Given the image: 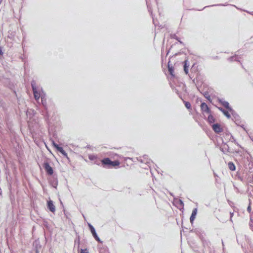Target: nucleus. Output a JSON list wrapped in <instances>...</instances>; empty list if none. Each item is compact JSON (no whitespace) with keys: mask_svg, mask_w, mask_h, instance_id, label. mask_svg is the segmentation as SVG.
<instances>
[{"mask_svg":"<svg viewBox=\"0 0 253 253\" xmlns=\"http://www.w3.org/2000/svg\"><path fill=\"white\" fill-rule=\"evenodd\" d=\"M31 85L34 98L36 101H39L40 98H41V96L43 95V94H41L40 92V89L42 90V88H40V87L37 85L36 82L34 80H32Z\"/></svg>","mask_w":253,"mask_h":253,"instance_id":"f257e3e1","label":"nucleus"},{"mask_svg":"<svg viewBox=\"0 0 253 253\" xmlns=\"http://www.w3.org/2000/svg\"><path fill=\"white\" fill-rule=\"evenodd\" d=\"M220 150L225 154L229 153H239V151L234 149H230L229 145L222 139V145L220 147Z\"/></svg>","mask_w":253,"mask_h":253,"instance_id":"f03ea898","label":"nucleus"},{"mask_svg":"<svg viewBox=\"0 0 253 253\" xmlns=\"http://www.w3.org/2000/svg\"><path fill=\"white\" fill-rule=\"evenodd\" d=\"M42 167L44 169L47 175L50 176L54 174L53 169L50 166L48 162L44 161L42 164Z\"/></svg>","mask_w":253,"mask_h":253,"instance_id":"7ed1b4c3","label":"nucleus"},{"mask_svg":"<svg viewBox=\"0 0 253 253\" xmlns=\"http://www.w3.org/2000/svg\"><path fill=\"white\" fill-rule=\"evenodd\" d=\"M137 159L139 162L141 163H144L150 168H151L152 164H153V162L148 158V156L147 155H143L142 158H137Z\"/></svg>","mask_w":253,"mask_h":253,"instance_id":"20e7f679","label":"nucleus"},{"mask_svg":"<svg viewBox=\"0 0 253 253\" xmlns=\"http://www.w3.org/2000/svg\"><path fill=\"white\" fill-rule=\"evenodd\" d=\"M51 143L53 145V146L56 149V150L60 152L63 156H64L65 157L67 158V159H69L68 157V154L66 152V151L64 150L63 148L60 146H59L58 144L55 143V142L53 140L51 139Z\"/></svg>","mask_w":253,"mask_h":253,"instance_id":"39448f33","label":"nucleus"},{"mask_svg":"<svg viewBox=\"0 0 253 253\" xmlns=\"http://www.w3.org/2000/svg\"><path fill=\"white\" fill-rule=\"evenodd\" d=\"M232 116V120L235 122L236 125H240L241 123L242 120L240 116L234 110H232L230 112Z\"/></svg>","mask_w":253,"mask_h":253,"instance_id":"423d86ee","label":"nucleus"},{"mask_svg":"<svg viewBox=\"0 0 253 253\" xmlns=\"http://www.w3.org/2000/svg\"><path fill=\"white\" fill-rule=\"evenodd\" d=\"M50 177L48 178V181L50 184L54 188H56L58 184V181L56 174H53L50 175Z\"/></svg>","mask_w":253,"mask_h":253,"instance_id":"0eeeda50","label":"nucleus"},{"mask_svg":"<svg viewBox=\"0 0 253 253\" xmlns=\"http://www.w3.org/2000/svg\"><path fill=\"white\" fill-rule=\"evenodd\" d=\"M218 102L220 103L224 108L231 112L233 109L229 105V103L222 98H218Z\"/></svg>","mask_w":253,"mask_h":253,"instance_id":"6e6552de","label":"nucleus"},{"mask_svg":"<svg viewBox=\"0 0 253 253\" xmlns=\"http://www.w3.org/2000/svg\"><path fill=\"white\" fill-rule=\"evenodd\" d=\"M111 160L109 158H104L101 160L100 162L103 168L106 169H110V164Z\"/></svg>","mask_w":253,"mask_h":253,"instance_id":"1a4fd4ad","label":"nucleus"},{"mask_svg":"<svg viewBox=\"0 0 253 253\" xmlns=\"http://www.w3.org/2000/svg\"><path fill=\"white\" fill-rule=\"evenodd\" d=\"M211 127L213 130L216 133L219 134L223 131V128L219 124L216 123L212 124Z\"/></svg>","mask_w":253,"mask_h":253,"instance_id":"9d476101","label":"nucleus"},{"mask_svg":"<svg viewBox=\"0 0 253 253\" xmlns=\"http://www.w3.org/2000/svg\"><path fill=\"white\" fill-rule=\"evenodd\" d=\"M41 102L42 104V106L44 108V109L45 112V116L47 117L48 116V113H47V102H46V99L45 98V95L44 94L43 95H42L41 96Z\"/></svg>","mask_w":253,"mask_h":253,"instance_id":"9b49d317","label":"nucleus"},{"mask_svg":"<svg viewBox=\"0 0 253 253\" xmlns=\"http://www.w3.org/2000/svg\"><path fill=\"white\" fill-rule=\"evenodd\" d=\"M201 109L203 112H205L208 114L211 113V110L209 107L208 105L205 102H202L201 104Z\"/></svg>","mask_w":253,"mask_h":253,"instance_id":"f8f14e48","label":"nucleus"},{"mask_svg":"<svg viewBox=\"0 0 253 253\" xmlns=\"http://www.w3.org/2000/svg\"><path fill=\"white\" fill-rule=\"evenodd\" d=\"M189 66L190 63L188 60L187 59H185L183 62V70L186 75H188Z\"/></svg>","mask_w":253,"mask_h":253,"instance_id":"ddd939ff","label":"nucleus"},{"mask_svg":"<svg viewBox=\"0 0 253 253\" xmlns=\"http://www.w3.org/2000/svg\"><path fill=\"white\" fill-rule=\"evenodd\" d=\"M47 208L51 212H54L55 211V207L53 204V201L51 200L47 201Z\"/></svg>","mask_w":253,"mask_h":253,"instance_id":"4468645a","label":"nucleus"},{"mask_svg":"<svg viewBox=\"0 0 253 253\" xmlns=\"http://www.w3.org/2000/svg\"><path fill=\"white\" fill-rule=\"evenodd\" d=\"M76 234V238L74 241V248H77L78 251L79 252L81 239L80 236L77 233Z\"/></svg>","mask_w":253,"mask_h":253,"instance_id":"2eb2a0df","label":"nucleus"},{"mask_svg":"<svg viewBox=\"0 0 253 253\" xmlns=\"http://www.w3.org/2000/svg\"><path fill=\"white\" fill-rule=\"evenodd\" d=\"M197 208H194L192 212L191 215L190 217V221L191 224L193 223L194 220L196 218V216L197 214Z\"/></svg>","mask_w":253,"mask_h":253,"instance_id":"dca6fc26","label":"nucleus"},{"mask_svg":"<svg viewBox=\"0 0 253 253\" xmlns=\"http://www.w3.org/2000/svg\"><path fill=\"white\" fill-rule=\"evenodd\" d=\"M90 232L92 234V236L96 241H97L98 243H102V241L100 240V239L97 235V234L95 229H93V230H91Z\"/></svg>","mask_w":253,"mask_h":253,"instance_id":"f3484780","label":"nucleus"},{"mask_svg":"<svg viewBox=\"0 0 253 253\" xmlns=\"http://www.w3.org/2000/svg\"><path fill=\"white\" fill-rule=\"evenodd\" d=\"M207 121L208 123L211 126L212 124H214V123L215 121V118L211 114H209V115L208 117Z\"/></svg>","mask_w":253,"mask_h":253,"instance_id":"a211bd4d","label":"nucleus"},{"mask_svg":"<svg viewBox=\"0 0 253 253\" xmlns=\"http://www.w3.org/2000/svg\"><path fill=\"white\" fill-rule=\"evenodd\" d=\"M204 96L210 102L212 103V100L209 91H205L202 93Z\"/></svg>","mask_w":253,"mask_h":253,"instance_id":"6ab92c4d","label":"nucleus"},{"mask_svg":"<svg viewBox=\"0 0 253 253\" xmlns=\"http://www.w3.org/2000/svg\"><path fill=\"white\" fill-rule=\"evenodd\" d=\"M228 60L230 62L237 61L240 62L239 57L238 55L235 54L228 58Z\"/></svg>","mask_w":253,"mask_h":253,"instance_id":"aec40b11","label":"nucleus"},{"mask_svg":"<svg viewBox=\"0 0 253 253\" xmlns=\"http://www.w3.org/2000/svg\"><path fill=\"white\" fill-rule=\"evenodd\" d=\"M168 72H169V74L172 77H174V68L172 65H170L169 64V62L168 64Z\"/></svg>","mask_w":253,"mask_h":253,"instance_id":"412c9836","label":"nucleus"},{"mask_svg":"<svg viewBox=\"0 0 253 253\" xmlns=\"http://www.w3.org/2000/svg\"><path fill=\"white\" fill-rule=\"evenodd\" d=\"M110 164V169L113 168H116V167L119 166L120 165V163L118 160H114L111 161Z\"/></svg>","mask_w":253,"mask_h":253,"instance_id":"4be33fe9","label":"nucleus"},{"mask_svg":"<svg viewBox=\"0 0 253 253\" xmlns=\"http://www.w3.org/2000/svg\"><path fill=\"white\" fill-rule=\"evenodd\" d=\"M99 253H109V249L106 246L99 248Z\"/></svg>","mask_w":253,"mask_h":253,"instance_id":"5701e85b","label":"nucleus"},{"mask_svg":"<svg viewBox=\"0 0 253 253\" xmlns=\"http://www.w3.org/2000/svg\"><path fill=\"white\" fill-rule=\"evenodd\" d=\"M228 166L230 170L232 171L236 170V166L232 162H229L228 164Z\"/></svg>","mask_w":253,"mask_h":253,"instance_id":"b1692460","label":"nucleus"},{"mask_svg":"<svg viewBox=\"0 0 253 253\" xmlns=\"http://www.w3.org/2000/svg\"><path fill=\"white\" fill-rule=\"evenodd\" d=\"M227 5H228V4H222V3L212 4V5H211L206 6L203 9H198V10H202L204 9V8H205L206 7H208L217 6H226Z\"/></svg>","mask_w":253,"mask_h":253,"instance_id":"393cba45","label":"nucleus"},{"mask_svg":"<svg viewBox=\"0 0 253 253\" xmlns=\"http://www.w3.org/2000/svg\"><path fill=\"white\" fill-rule=\"evenodd\" d=\"M183 102L185 105V107L187 109H188V110L191 109V104L190 102H189L188 101H184L183 100Z\"/></svg>","mask_w":253,"mask_h":253,"instance_id":"a878e982","label":"nucleus"},{"mask_svg":"<svg viewBox=\"0 0 253 253\" xmlns=\"http://www.w3.org/2000/svg\"><path fill=\"white\" fill-rule=\"evenodd\" d=\"M229 111L227 110H225L222 113L224 114V116H225L228 119H230L231 118V115L229 113Z\"/></svg>","mask_w":253,"mask_h":253,"instance_id":"bb28decb","label":"nucleus"},{"mask_svg":"<svg viewBox=\"0 0 253 253\" xmlns=\"http://www.w3.org/2000/svg\"><path fill=\"white\" fill-rule=\"evenodd\" d=\"M88 159L90 161H95L97 159V157L96 155L94 154H91L88 155Z\"/></svg>","mask_w":253,"mask_h":253,"instance_id":"cd10ccee","label":"nucleus"},{"mask_svg":"<svg viewBox=\"0 0 253 253\" xmlns=\"http://www.w3.org/2000/svg\"><path fill=\"white\" fill-rule=\"evenodd\" d=\"M236 177L237 179L243 181L244 180L243 176L241 175L240 173L238 172L236 175Z\"/></svg>","mask_w":253,"mask_h":253,"instance_id":"c85d7f7f","label":"nucleus"},{"mask_svg":"<svg viewBox=\"0 0 253 253\" xmlns=\"http://www.w3.org/2000/svg\"><path fill=\"white\" fill-rule=\"evenodd\" d=\"M231 133L229 132H224L223 134V136L225 139H228L230 138V136L231 135Z\"/></svg>","mask_w":253,"mask_h":253,"instance_id":"c756f323","label":"nucleus"},{"mask_svg":"<svg viewBox=\"0 0 253 253\" xmlns=\"http://www.w3.org/2000/svg\"><path fill=\"white\" fill-rule=\"evenodd\" d=\"M229 141H230L232 142H234V143H236V141H237L236 139L234 138V137L232 134L230 136V138H229Z\"/></svg>","mask_w":253,"mask_h":253,"instance_id":"7c9ffc66","label":"nucleus"},{"mask_svg":"<svg viewBox=\"0 0 253 253\" xmlns=\"http://www.w3.org/2000/svg\"><path fill=\"white\" fill-rule=\"evenodd\" d=\"M171 37L172 38L176 40L177 41H178L179 42L182 43V42L179 40V38L176 36V35L175 34L172 35L171 36Z\"/></svg>","mask_w":253,"mask_h":253,"instance_id":"2f4dec72","label":"nucleus"},{"mask_svg":"<svg viewBox=\"0 0 253 253\" xmlns=\"http://www.w3.org/2000/svg\"><path fill=\"white\" fill-rule=\"evenodd\" d=\"M249 226L250 228L252 229L253 227V221L252 218H250Z\"/></svg>","mask_w":253,"mask_h":253,"instance_id":"473e14b6","label":"nucleus"},{"mask_svg":"<svg viewBox=\"0 0 253 253\" xmlns=\"http://www.w3.org/2000/svg\"><path fill=\"white\" fill-rule=\"evenodd\" d=\"M80 253H88V251L87 249L80 250Z\"/></svg>","mask_w":253,"mask_h":253,"instance_id":"72a5a7b5","label":"nucleus"},{"mask_svg":"<svg viewBox=\"0 0 253 253\" xmlns=\"http://www.w3.org/2000/svg\"><path fill=\"white\" fill-rule=\"evenodd\" d=\"M237 126L242 127L244 129V130H245L246 132H247V129H246L244 125L240 124V125H237Z\"/></svg>","mask_w":253,"mask_h":253,"instance_id":"f704fd0d","label":"nucleus"},{"mask_svg":"<svg viewBox=\"0 0 253 253\" xmlns=\"http://www.w3.org/2000/svg\"><path fill=\"white\" fill-rule=\"evenodd\" d=\"M178 202L180 206L183 208L184 204V203L182 201V200H181V199H179Z\"/></svg>","mask_w":253,"mask_h":253,"instance_id":"c9c22d12","label":"nucleus"},{"mask_svg":"<svg viewBox=\"0 0 253 253\" xmlns=\"http://www.w3.org/2000/svg\"><path fill=\"white\" fill-rule=\"evenodd\" d=\"M88 226L89 228L90 231L95 229L94 227L89 223H88Z\"/></svg>","mask_w":253,"mask_h":253,"instance_id":"e433bc0d","label":"nucleus"},{"mask_svg":"<svg viewBox=\"0 0 253 253\" xmlns=\"http://www.w3.org/2000/svg\"><path fill=\"white\" fill-rule=\"evenodd\" d=\"M88 226L89 228L90 231L95 229L94 227L89 223H88Z\"/></svg>","mask_w":253,"mask_h":253,"instance_id":"4c0bfd02","label":"nucleus"},{"mask_svg":"<svg viewBox=\"0 0 253 253\" xmlns=\"http://www.w3.org/2000/svg\"><path fill=\"white\" fill-rule=\"evenodd\" d=\"M215 106L216 107H217L218 108V109L222 113L225 110V109H224L223 108H222V107H217V106L215 105Z\"/></svg>","mask_w":253,"mask_h":253,"instance_id":"58836bf2","label":"nucleus"},{"mask_svg":"<svg viewBox=\"0 0 253 253\" xmlns=\"http://www.w3.org/2000/svg\"><path fill=\"white\" fill-rule=\"evenodd\" d=\"M146 3H147V7H148V11H149V12L151 14H152V11H151V10L150 9V8H149V5H148V1H147V0H146ZM151 15H152V14H151Z\"/></svg>","mask_w":253,"mask_h":253,"instance_id":"ea45409f","label":"nucleus"},{"mask_svg":"<svg viewBox=\"0 0 253 253\" xmlns=\"http://www.w3.org/2000/svg\"><path fill=\"white\" fill-rule=\"evenodd\" d=\"M252 211L251 207L250 205H249L247 208V211L249 212H250Z\"/></svg>","mask_w":253,"mask_h":253,"instance_id":"a19ab883","label":"nucleus"},{"mask_svg":"<svg viewBox=\"0 0 253 253\" xmlns=\"http://www.w3.org/2000/svg\"><path fill=\"white\" fill-rule=\"evenodd\" d=\"M94 164L97 165H100V162H99V161L97 160V159L96 160H95L94 161Z\"/></svg>","mask_w":253,"mask_h":253,"instance_id":"79ce46f5","label":"nucleus"},{"mask_svg":"<svg viewBox=\"0 0 253 253\" xmlns=\"http://www.w3.org/2000/svg\"><path fill=\"white\" fill-rule=\"evenodd\" d=\"M3 54V52L2 51V47L0 46V55H2Z\"/></svg>","mask_w":253,"mask_h":253,"instance_id":"37998d69","label":"nucleus"},{"mask_svg":"<svg viewBox=\"0 0 253 253\" xmlns=\"http://www.w3.org/2000/svg\"><path fill=\"white\" fill-rule=\"evenodd\" d=\"M235 144H236L239 147L242 148L241 146L237 141L236 143H235Z\"/></svg>","mask_w":253,"mask_h":253,"instance_id":"c03bdc74","label":"nucleus"},{"mask_svg":"<svg viewBox=\"0 0 253 253\" xmlns=\"http://www.w3.org/2000/svg\"><path fill=\"white\" fill-rule=\"evenodd\" d=\"M222 246H223V250L224 251V243L223 242V241L222 240Z\"/></svg>","mask_w":253,"mask_h":253,"instance_id":"a18cd8bd","label":"nucleus"},{"mask_svg":"<svg viewBox=\"0 0 253 253\" xmlns=\"http://www.w3.org/2000/svg\"><path fill=\"white\" fill-rule=\"evenodd\" d=\"M213 174H214V176L215 177H218V175H217V174L216 173L213 172Z\"/></svg>","mask_w":253,"mask_h":253,"instance_id":"49530a36","label":"nucleus"},{"mask_svg":"<svg viewBox=\"0 0 253 253\" xmlns=\"http://www.w3.org/2000/svg\"><path fill=\"white\" fill-rule=\"evenodd\" d=\"M2 195V190L1 189V188L0 187V195Z\"/></svg>","mask_w":253,"mask_h":253,"instance_id":"de8ad7c7","label":"nucleus"},{"mask_svg":"<svg viewBox=\"0 0 253 253\" xmlns=\"http://www.w3.org/2000/svg\"><path fill=\"white\" fill-rule=\"evenodd\" d=\"M169 194H170L171 196L174 197V195H173V193H171V192H169Z\"/></svg>","mask_w":253,"mask_h":253,"instance_id":"09e8293b","label":"nucleus"},{"mask_svg":"<svg viewBox=\"0 0 253 253\" xmlns=\"http://www.w3.org/2000/svg\"><path fill=\"white\" fill-rule=\"evenodd\" d=\"M249 137H250V138H251V140H253V137H252V136H250V135H249Z\"/></svg>","mask_w":253,"mask_h":253,"instance_id":"8fccbe9b","label":"nucleus"},{"mask_svg":"<svg viewBox=\"0 0 253 253\" xmlns=\"http://www.w3.org/2000/svg\"><path fill=\"white\" fill-rule=\"evenodd\" d=\"M247 11L248 13H250V14H251L253 15V13H251V12H248V11Z\"/></svg>","mask_w":253,"mask_h":253,"instance_id":"3c124183","label":"nucleus"},{"mask_svg":"<svg viewBox=\"0 0 253 253\" xmlns=\"http://www.w3.org/2000/svg\"><path fill=\"white\" fill-rule=\"evenodd\" d=\"M194 66V64H193V66H192V67H191V70H192V69H193V68Z\"/></svg>","mask_w":253,"mask_h":253,"instance_id":"603ef678","label":"nucleus"},{"mask_svg":"<svg viewBox=\"0 0 253 253\" xmlns=\"http://www.w3.org/2000/svg\"><path fill=\"white\" fill-rule=\"evenodd\" d=\"M190 79H192V77L191 76V75H189Z\"/></svg>","mask_w":253,"mask_h":253,"instance_id":"864d4df0","label":"nucleus"},{"mask_svg":"<svg viewBox=\"0 0 253 253\" xmlns=\"http://www.w3.org/2000/svg\"><path fill=\"white\" fill-rule=\"evenodd\" d=\"M143 168H144L145 169H147L146 167H143Z\"/></svg>","mask_w":253,"mask_h":253,"instance_id":"5fc2aeb1","label":"nucleus"},{"mask_svg":"<svg viewBox=\"0 0 253 253\" xmlns=\"http://www.w3.org/2000/svg\"><path fill=\"white\" fill-rule=\"evenodd\" d=\"M153 23L155 25V21H154V20L153 19Z\"/></svg>","mask_w":253,"mask_h":253,"instance_id":"6e6d98bb","label":"nucleus"},{"mask_svg":"<svg viewBox=\"0 0 253 253\" xmlns=\"http://www.w3.org/2000/svg\"><path fill=\"white\" fill-rule=\"evenodd\" d=\"M193 83H195V80L194 79L193 80Z\"/></svg>","mask_w":253,"mask_h":253,"instance_id":"4d7b16f0","label":"nucleus"}]
</instances>
